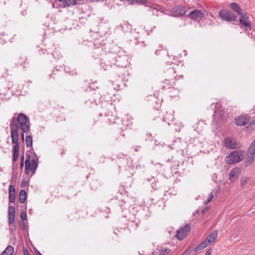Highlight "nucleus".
<instances>
[{
  "label": "nucleus",
  "mask_w": 255,
  "mask_h": 255,
  "mask_svg": "<svg viewBox=\"0 0 255 255\" xmlns=\"http://www.w3.org/2000/svg\"><path fill=\"white\" fill-rule=\"evenodd\" d=\"M22 226H23V230L25 229V224H24V223L22 222Z\"/></svg>",
  "instance_id": "nucleus-44"
},
{
  "label": "nucleus",
  "mask_w": 255,
  "mask_h": 255,
  "mask_svg": "<svg viewBox=\"0 0 255 255\" xmlns=\"http://www.w3.org/2000/svg\"><path fill=\"white\" fill-rule=\"evenodd\" d=\"M244 151L243 150H236L228 154L225 159L228 164H234L238 163L242 160Z\"/></svg>",
  "instance_id": "nucleus-2"
},
{
  "label": "nucleus",
  "mask_w": 255,
  "mask_h": 255,
  "mask_svg": "<svg viewBox=\"0 0 255 255\" xmlns=\"http://www.w3.org/2000/svg\"><path fill=\"white\" fill-rule=\"evenodd\" d=\"M58 0V1H59V2H62V1H63H63H64V0Z\"/></svg>",
  "instance_id": "nucleus-47"
},
{
  "label": "nucleus",
  "mask_w": 255,
  "mask_h": 255,
  "mask_svg": "<svg viewBox=\"0 0 255 255\" xmlns=\"http://www.w3.org/2000/svg\"><path fill=\"white\" fill-rule=\"evenodd\" d=\"M14 250L12 246H8L2 252L0 255H13Z\"/></svg>",
  "instance_id": "nucleus-18"
},
{
  "label": "nucleus",
  "mask_w": 255,
  "mask_h": 255,
  "mask_svg": "<svg viewBox=\"0 0 255 255\" xmlns=\"http://www.w3.org/2000/svg\"><path fill=\"white\" fill-rule=\"evenodd\" d=\"M144 0H135V3L141 4L143 3Z\"/></svg>",
  "instance_id": "nucleus-35"
},
{
  "label": "nucleus",
  "mask_w": 255,
  "mask_h": 255,
  "mask_svg": "<svg viewBox=\"0 0 255 255\" xmlns=\"http://www.w3.org/2000/svg\"><path fill=\"white\" fill-rule=\"evenodd\" d=\"M112 107V104L109 105H108V107Z\"/></svg>",
  "instance_id": "nucleus-48"
},
{
  "label": "nucleus",
  "mask_w": 255,
  "mask_h": 255,
  "mask_svg": "<svg viewBox=\"0 0 255 255\" xmlns=\"http://www.w3.org/2000/svg\"><path fill=\"white\" fill-rule=\"evenodd\" d=\"M251 117L247 114H242L235 119L236 124L240 126H243L247 124L250 120Z\"/></svg>",
  "instance_id": "nucleus-13"
},
{
  "label": "nucleus",
  "mask_w": 255,
  "mask_h": 255,
  "mask_svg": "<svg viewBox=\"0 0 255 255\" xmlns=\"http://www.w3.org/2000/svg\"><path fill=\"white\" fill-rule=\"evenodd\" d=\"M77 4V1L74 0H64L63 2V7H69L71 5H74Z\"/></svg>",
  "instance_id": "nucleus-22"
},
{
  "label": "nucleus",
  "mask_w": 255,
  "mask_h": 255,
  "mask_svg": "<svg viewBox=\"0 0 255 255\" xmlns=\"http://www.w3.org/2000/svg\"><path fill=\"white\" fill-rule=\"evenodd\" d=\"M113 61L114 65L120 68L126 67L129 64L128 56L124 51H120Z\"/></svg>",
  "instance_id": "nucleus-3"
},
{
  "label": "nucleus",
  "mask_w": 255,
  "mask_h": 255,
  "mask_svg": "<svg viewBox=\"0 0 255 255\" xmlns=\"http://www.w3.org/2000/svg\"><path fill=\"white\" fill-rule=\"evenodd\" d=\"M213 196L214 195H213V193H212V192L210 193L208 196V198H207V200H205V203L207 204V203H208L209 202H210L211 201V200L213 199Z\"/></svg>",
  "instance_id": "nucleus-29"
},
{
  "label": "nucleus",
  "mask_w": 255,
  "mask_h": 255,
  "mask_svg": "<svg viewBox=\"0 0 255 255\" xmlns=\"http://www.w3.org/2000/svg\"><path fill=\"white\" fill-rule=\"evenodd\" d=\"M190 254L189 250H185L182 254V255H189Z\"/></svg>",
  "instance_id": "nucleus-34"
},
{
  "label": "nucleus",
  "mask_w": 255,
  "mask_h": 255,
  "mask_svg": "<svg viewBox=\"0 0 255 255\" xmlns=\"http://www.w3.org/2000/svg\"><path fill=\"white\" fill-rule=\"evenodd\" d=\"M147 7L153 8L154 9H157L156 5L150 2H149L148 4L147 5Z\"/></svg>",
  "instance_id": "nucleus-32"
},
{
  "label": "nucleus",
  "mask_w": 255,
  "mask_h": 255,
  "mask_svg": "<svg viewBox=\"0 0 255 255\" xmlns=\"http://www.w3.org/2000/svg\"><path fill=\"white\" fill-rule=\"evenodd\" d=\"M248 181V178L247 177H244L241 179V184L242 186L245 185Z\"/></svg>",
  "instance_id": "nucleus-30"
},
{
  "label": "nucleus",
  "mask_w": 255,
  "mask_h": 255,
  "mask_svg": "<svg viewBox=\"0 0 255 255\" xmlns=\"http://www.w3.org/2000/svg\"><path fill=\"white\" fill-rule=\"evenodd\" d=\"M11 85H12V84L9 83V85H10V86H11Z\"/></svg>",
  "instance_id": "nucleus-49"
},
{
  "label": "nucleus",
  "mask_w": 255,
  "mask_h": 255,
  "mask_svg": "<svg viewBox=\"0 0 255 255\" xmlns=\"http://www.w3.org/2000/svg\"><path fill=\"white\" fill-rule=\"evenodd\" d=\"M20 160H21L20 162H24V155H21V158H20Z\"/></svg>",
  "instance_id": "nucleus-39"
},
{
  "label": "nucleus",
  "mask_w": 255,
  "mask_h": 255,
  "mask_svg": "<svg viewBox=\"0 0 255 255\" xmlns=\"http://www.w3.org/2000/svg\"><path fill=\"white\" fill-rule=\"evenodd\" d=\"M223 143L225 147L232 149L239 148L241 147V144L231 137L225 138L223 141Z\"/></svg>",
  "instance_id": "nucleus-8"
},
{
  "label": "nucleus",
  "mask_w": 255,
  "mask_h": 255,
  "mask_svg": "<svg viewBox=\"0 0 255 255\" xmlns=\"http://www.w3.org/2000/svg\"><path fill=\"white\" fill-rule=\"evenodd\" d=\"M27 60H25V62H24V63H23V67H24V68H25V64H26V63L27 64H28V63H29V62H27Z\"/></svg>",
  "instance_id": "nucleus-41"
},
{
  "label": "nucleus",
  "mask_w": 255,
  "mask_h": 255,
  "mask_svg": "<svg viewBox=\"0 0 255 255\" xmlns=\"http://www.w3.org/2000/svg\"><path fill=\"white\" fill-rule=\"evenodd\" d=\"M8 198L11 203H14L15 200V190L13 185H10L8 188Z\"/></svg>",
  "instance_id": "nucleus-16"
},
{
  "label": "nucleus",
  "mask_w": 255,
  "mask_h": 255,
  "mask_svg": "<svg viewBox=\"0 0 255 255\" xmlns=\"http://www.w3.org/2000/svg\"><path fill=\"white\" fill-rule=\"evenodd\" d=\"M219 15L224 21H233L237 19V16L234 13L227 9L221 10L219 12Z\"/></svg>",
  "instance_id": "nucleus-7"
},
{
  "label": "nucleus",
  "mask_w": 255,
  "mask_h": 255,
  "mask_svg": "<svg viewBox=\"0 0 255 255\" xmlns=\"http://www.w3.org/2000/svg\"><path fill=\"white\" fill-rule=\"evenodd\" d=\"M205 255H211V250L210 249L207 250L206 252Z\"/></svg>",
  "instance_id": "nucleus-38"
},
{
  "label": "nucleus",
  "mask_w": 255,
  "mask_h": 255,
  "mask_svg": "<svg viewBox=\"0 0 255 255\" xmlns=\"http://www.w3.org/2000/svg\"><path fill=\"white\" fill-rule=\"evenodd\" d=\"M57 51H55V52H54L52 54L53 56L55 55V54H57Z\"/></svg>",
  "instance_id": "nucleus-46"
},
{
  "label": "nucleus",
  "mask_w": 255,
  "mask_h": 255,
  "mask_svg": "<svg viewBox=\"0 0 255 255\" xmlns=\"http://www.w3.org/2000/svg\"><path fill=\"white\" fill-rule=\"evenodd\" d=\"M26 145L27 147H31L32 146L33 140L31 135H29L26 136L25 138Z\"/></svg>",
  "instance_id": "nucleus-23"
},
{
  "label": "nucleus",
  "mask_w": 255,
  "mask_h": 255,
  "mask_svg": "<svg viewBox=\"0 0 255 255\" xmlns=\"http://www.w3.org/2000/svg\"><path fill=\"white\" fill-rule=\"evenodd\" d=\"M255 159V155H253L252 154H249L247 153V158H246V166H249L251 165L254 161Z\"/></svg>",
  "instance_id": "nucleus-19"
},
{
  "label": "nucleus",
  "mask_w": 255,
  "mask_h": 255,
  "mask_svg": "<svg viewBox=\"0 0 255 255\" xmlns=\"http://www.w3.org/2000/svg\"><path fill=\"white\" fill-rule=\"evenodd\" d=\"M12 143H14L15 145L13 147V157H12V161L13 162H15L18 157L19 153V143L18 139H16L15 141H12Z\"/></svg>",
  "instance_id": "nucleus-15"
},
{
  "label": "nucleus",
  "mask_w": 255,
  "mask_h": 255,
  "mask_svg": "<svg viewBox=\"0 0 255 255\" xmlns=\"http://www.w3.org/2000/svg\"><path fill=\"white\" fill-rule=\"evenodd\" d=\"M17 121L19 128L23 132H27L29 131L30 126L27 124L28 117L25 114H19L17 117Z\"/></svg>",
  "instance_id": "nucleus-5"
},
{
  "label": "nucleus",
  "mask_w": 255,
  "mask_h": 255,
  "mask_svg": "<svg viewBox=\"0 0 255 255\" xmlns=\"http://www.w3.org/2000/svg\"><path fill=\"white\" fill-rule=\"evenodd\" d=\"M23 255H30L28 251L25 248H23Z\"/></svg>",
  "instance_id": "nucleus-33"
},
{
  "label": "nucleus",
  "mask_w": 255,
  "mask_h": 255,
  "mask_svg": "<svg viewBox=\"0 0 255 255\" xmlns=\"http://www.w3.org/2000/svg\"><path fill=\"white\" fill-rule=\"evenodd\" d=\"M104 113H105V115H106L107 116H109L110 115V112H107L106 111H105Z\"/></svg>",
  "instance_id": "nucleus-43"
},
{
  "label": "nucleus",
  "mask_w": 255,
  "mask_h": 255,
  "mask_svg": "<svg viewBox=\"0 0 255 255\" xmlns=\"http://www.w3.org/2000/svg\"><path fill=\"white\" fill-rule=\"evenodd\" d=\"M92 0L93 1L98 2V1H107V0Z\"/></svg>",
  "instance_id": "nucleus-42"
},
{
  "label": "nucleus",
  "mask_w": 255,
  "mask_h": 255,
  "mask_svg": "<svg viewBox=\"0 0 255 255\" xmlns=\"http://www.w3.org/2000/svg\"><path fill=\"white\" fill-rule=\"evenodd\" d=\"M23 166H24V162H20V168H22Z\"/></svg>",
  "instance_id": "nucleus-40"
},
{
  "label": "nucleus",
  "mask_w": 255,
  "mask_h": 255,
  "mask_svg": "<svg viewBox=\"0 0 255 255\" xmlns=\"http://www.w3.org/2000/svg\"><path fill=\"white\" fill-rule=\"evenodd\" d=\"M8 215H15V208L13 206H9Z\"/></svg>",
  "instance_id": "nucleus-26"
},
{
  "label": "nucleus",
  "mask_w": 255,
  "mask_h": 255,
  "mask_svg": "<svg viewBox=\"0 0 255 255\" xmlns=\"http://www.w3.org/2000/svg\"><path fill=\"white\" fill-rule=\"evenodd\" d=\"M170 250L169 249L164 248L160 250L158 255H168L170 254Z\"/></svg>",
  "instance_id": "nucleus-24"
},
{
  "label": "nucleus",
  "mask_w": 255,
  "mask_h": 255,
  "mask_svg": "<svg viewBox=\"0 0 255 255\" xmlns=\"http://www.w3.org/2000/svg\"><path fill=\"white\" fill-rule=\"evenodd\" d=\"M229 7L232 10L236 12L240 16L244 13L242 12L241 7L236 2H231L230 4Z\"/></svg>",
  "instance_id": "nucleus-17"
},
{
  "label": "nucleus",
  "mask_w": 255,
  "mask_h": 255,
  "mask_svg": "<svg viewBox=\"0 0 255 255\" xmlns=\"http://www.w3.org/2000/svg\"><path fill=\"white\" fill-rule=\"evenodd\" d=\"M204 13L200 10L195 9L189 12V14H188V17L190 19L199 22L204 17Z\"/></svg>",
  "instance_id": "nucleus-11"
},
{
  "label": "nucleus",
  "mask_w": 255,
  "mask_h": 255,
  "mask_svg": "<svg viewBox=\"0 0 255 255\" xmlns=\"http://www.w3.org/2000/svg\"><path fill=\"white\" fill-rule=\"evenodd\" d=\"M190 230V227L189 225H186L183 227H181L176 231L175 237L176 238L181 241L184 239L187 236V233Z\"/></svg>",
  "instance_id": "nucleus-10"
},
{
  "label": "nucleus",
  "mask_w": 255,
  "mask_h": 255,
  "mask_svg": "<svg viewBox=\"0 0 255 255\" xmlns=\"http://www.w3.org/2000/svg\"><path fill=\"white\" fill-rule=\"evenodd\" d=\"M241 174V170L239 168L236 167L233 168L229 174V179L231 182H234L238 179Z\"/></svg>",
  "instance_id": "nucleus-14"
},
{
  "label": "nucleus",
  "mask_w": 255,
  "mask_h": 255,
  "mask_svg": "<svg viewBox=\"0 0 255 255\" xmlns=\"http://www.w3.org/2000/svg\"><path fill=\"white\" fill-rule=\"evenodd\" d=\"M148 3H149V1H148L147 0H144L142 4L147 7V5L148 4Z\"/></svg>",
  "instance_id": "nucleus-36"
},
{
  "label": "nucleus",
  "mask_w": 255,
  "mask_h": 255,
  "mask_svg": "<svg viewBox=\"0 0 255 255\" xmlns=\"http://www.w3.org/2000/svg\"><path fill=\"white\" fill-rule=\"evenodd\" d=\"M249 18V16L248 15L247 13H244L240 15L239 21L242 27H243L246 30H251L252 28Z\"/></svg>",
  "instance_id": "nucleus-12"
},
{
  "label": "nucleus",
  "mask_w": 255,
  "mask_h": 255,
  "mask_svg": "<svg viewBox=\"0 0 255 255\" xmlns=\"http://www.w3.org/2000/svg\"><path fill=\"white\" fill-rule=\"evenodd\" d=\"M248 154L255 155V139L251 144L248 150Z\"/></svg>",
  "instance_id": "nucleus-21"
},
{
  "label": "nucleus",
  "mask_w": 255,
  "mask_h": 255,
  "mask_svg": "<svg viewBox=\"0 0 255 255\" xmlns=\"http://www.w3.org/2000/svg\"><path fill=\"white\" fill-rule=\"evenodd\" d=\"M34 252H35V254L36 255H42L40 253V252L37 250V249H35L34 250Z\"/></svg>",
  "instance_id": "nucleus-37"
},
{
  "label": "nucleus",
  "mask_w": 255,
  "mask_h": 255,
  "mask_svg": "<svg viewBox=\"0 0 255 255\" xmlns=\"http://www.w3.org/2000/svg\"><path fill=\"white\" fill-rule=\"evenodd\" d=\"M166 73L167 74H168V73L170 74L172 77H173L174 78H175V71L173 68H170L167 71V72Z\"/></svg>",
  "instance_id": "nucleus-28"
},
{
  "label": "nucleus",
  "mask_w": 255,
  "mask_h": 255,
  "mask_svg": "<svg viewBox=\"0 0 255 255\" xmlns=\"http://www.w3.org/2000/svg\"><path fill=\"white\" fill-rule=\"evenodd\" d=\"M26 193L24 190H20L19 194V201L20 203H24L26 199Z\"/></svg>",
  "instance_id": "nucleus-20"
},
{
  "label": "nucleus",
  "mask_w": 255,
  "mask_h": 255,
  "mask_svg": "<svg viewBox=\"0 0 255 255\" xmlns=\"http://www.w3.org/2000/svg\"><path fill=\"white\" fill-rule=\"evenodd\" d=\"M10 128L12 141H15L16 139H18V123L17 119H16L14 117L11 119Z\"/></svg>",
  "instance_id": "nucleus-4"
},
{
  "label": "nucleus",
  "mask_w": 255,
  "mask_h": 255,
  "mask_svg": "<svg viewBox=\"0 0 255 255\" xmlns=\"http://www.w3.org/2000/svg\"><path fill=\"white\" fill-rule=\"evenodd\" d=\"M185 13V7L179 5L173 7L168 15L173 17H179L184 16Z\"/></svg>",
  "instance_id": "nucleus-9"
},
{
  "label": "nucleus",
  "mask_w": 255,
  "mask_h": 255,
  "mask_svg": "<svg viewBox=\"0 0 255 255\" xmlns=\"http://www.w3.org/2000/svg\"><path fill=\"white\" fill-rule=\"evenodd\" d=\"M65 70L67 73H69V74L70 75L74 76L77 74V72L75 69L71 70L69 67H67L65 69Z\"/></svg>",
  "instance_id": "nucleus-25"
},
{
  "label": "nucleus",
  "mask_w": 255,
  "mask_h": 255,
  "mask_svg": "<svg viewBox=\"0 0 255 255\" xmlns=\"http://www.w3.org/2000/svg\"><path fill=\"white\" fill-rule=\"evenodd\" d=\"M218 233L217 231H214L210 233L207 237L194 250V252L196 253L202 250L207 247L214 244L217 239Z\"/></svg>",
  "instance_id": "nucleus-1"
},
{
  "label": "nucleus",
  "mask_w": 255,
  "mask_h": 255,
  "mask_svg": "<svg viewBox=\"0 0 255 255\" xmlns=\"http://www.w3.org/2000/svg\"><path fill=\"white\" fill-rule=\"evenodd\" d=\"M26 159L25 162V171L26 174H28L29 171L34 172L36 169L38 163L36 161L35 159H30L28 155H26Z\"/></svg>",
  "instance_id": "nucleus-6"
},
{
  "label": "nucleus",
  "mask_w": 255,
  "mask_h": 255,
  "mask_svg": "<svg viewBox=\"0 0 255 255\" xmlns=\"http://www.w3.org/2000/svg\"><path fill=\"white\" fill-rule=\"evenodd\" d=\"M20 218L23 221H25L27 219V214L25 212H22L20 214Z\"/></svg>",
  "instance_id": "nucleus-31"
},
{
  "label": "nucleus",
  "mask_w": 255,
  "mask_h": 255,
  "mask_svg": "<svg viewBox=\"0 0 255 255\" xmlns=\"http://www.w3.org/2000/svg\"><path fill=\"white\" fill-rule=\"evenodd\" d=\"M15 215H8V223L9 224H12L14 222Z\"/></svg>",
  "instance_id": "nucleus-27"
},
{
  "label": "nucleus",
  "mask_w": 255,
  "mask_h": 255,
  "mask_svg": "<svg viewBox=\"0 0 255 255\" xmlns=\"http://www.w3.org/2000/svg\"><path fill=\"white\" fill-rule=\"evenodd\" d=\"M21 137H22V139L23 140L24 139V134H23V133H22Z\"/></svg>",
  "instance_id": "nucleus-45"
}]
</instances>
